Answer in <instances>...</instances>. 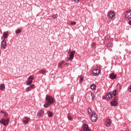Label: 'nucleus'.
<instances>
[{
    "label": "nucleus",
    "instance_id": "nucleus-20",
    "mask_svg": "<svg viewBox=\"0 0 131 131\" xmlns=\"http://www.w3.org/2000/svg\"><path fill=\"white\" fill-rule=\"evenodd\" d=\"M5 84H2L0 86V90H5Z\"/></svg>",
    "mask_w": 131,
    "mask_h": 131
},
{
    "label": "nucleus",
    "instance_id": "nucleus-25",
    "mask_svg": "<svg viewBox=\"0 0 131 131\" xmlns=\"http://www.w3.org/2000/svg\"><path fill=\"white\" fill-rule=\"evenodd\" d=\"M68 119H69V120H71L72 119L71 115H70V114H68Z\"/></svg>",
    "mask_w": 131,
    "mask_h": 131
},
{
    "label": "nucleus",
    "instance_id": "nucleus-42",
    "mask_svg": "<svg viewBox=\"0 0 131 131\" xmlns=\"http://www.w3.org/2000/svg\"><path fill=\"white\" fill-rule=\"evenodd\" d=\"M128 91H129V92H130V93H131V86H130V88L128 89Z\"/></svg>",
    "mask_w": 131,
    "mask_h": 131
},
{
    "label": "nucleus",
    "instance_id": "nucleus-11",
    "mask_svg": "<svg viewBox=\"0 0 131 131\" xmlns=\"http://www.w3.org/2000/svg\"><path fill=\"white\" fill-rule=\"evenodd\" d=\"M8 35H9V32L8 31L4 32L3 34V37H2V39H3V38H7Z\"/></svg>",
    "mask_w": 131,
    "mask_h": 131
},
{
    "label": "nucleus",
    "instance_id": "nucleus-36",
    "mask_svg": "<svg viewBox=\"0 0 131 131\" xmlns=\"http://www.w3.org/2000/svg\"><path fill=\"white\" fill-rule=\"evenodd\" d=\"M72 25H75L76 24V22L73 21L71 23Z\"/></svg>",
    "mask_w": 131,
    "mask_h": 131
},
{
    "label": "nucleus",
    "instance_id": "nucleus-34",
    "mask_svg": "<svg viewBox=\"0 0 131 131\" xmlns=\"http://www.w3.org/2000/svg\"><path fill=\"white\" fill-rule=\"evenodd\" d=\"M23 122L25 125H26L27 123H28V121H26V120L23 121Z\"/></svg>",
    "mask_w": 131,
    "mask_h": 131
},
{
    "label": "nucleus",
    "instance_id": "nucleus-38",
    "mask_svg": "<svg viewBox=\"0 0 131 131\" xmlns=\"http://www.w3.org/2000/svg\"><path fill=\"white\" fill-rule=\"evenodd\" d=\"M117 100H118V98L115 97L113 101H117Z\"/></svg>",
    "mask_w": 131,
    "mask_h": 131
},
{
    "label": "nucleus",
    "instance_id": "nucleus-32",
    "mask_svg": "<svg viewBox=\"0 0 131 131\" xmlns=\"http://www.w3.org/2000/svg\"><path fill=\"white\" fill-rule=\"evenodd\" d=\"M57 18H58V15H54L53 16V19H57Z\"/></svg>",
    "mask_w": 131,
    "mask_h": 131
},
{
    "label": "nucleus",
    "instance_id": "nucleus-44",
    "mask_svg": "<svg viewBox=\"0 0 131 131\" xmlns=\"http://www.w3.org/2000/svg\"><path fill=\"white\" fill-rule=\"evenodd\" d=\"M75 3H78L79 2V0H74Z\"/></svg>",
    "mask_w": 131,
    "mask_h": 131
},
{
    "label": "nucleus",
    "instance_id": "nucleus-18",
    "mask_svg": "<svg viewBox=\"0 0 131 131\" xmlns=\"http://www.w3.org/2000/svg\"><path fill=\"white\" fill-rule=\"evenodd\" d=\"M63 63H64V61L59 62V63H58V67L59 68H61V66H62V65L63 64Z\"/></svg>",
    "mask_w": 131,
    "mask_h": 131
},
{
    "label": "nucleus",
    "instance_id": "nucleus-31",
    "mask_svg": "<svg viewBox=\"0 0 131 131\" xmlns=\"http://www.w3.org/2000/svg\"><path fill=\"white\" fill-rule=\"evenodd\" d=\"M112 95L113 96H114V97H115V96H116V91H114L112 93Z\"/></svg>",
    "mask_w": 131,
    "mask_h": 131
},
{
    "label": "nucleus",
    "instance_id": "nucleus-24",
    "mask_svg": "<svg viewBox=\"0 0 131 131\" xmlns=\"http://www.w3.org/2000/svg\"><path fill=\"white\" fill-rule=\"evenodd\" d=\"M92 48L93 49H96V43H92L91 45Z\"/></svg>",
    "mask_w": 131,
    "mask_h": 131
},
{
    "label": "nucleus",
    "instance_id": "nucleus-30",
    "mask_svg": "<svg viewBox=\"0 0 131 131\" xmlns=\"http://www.w3.org/2000/svg\"><path fill=\"white\" fill-rule=\"evenodd\" d=\"M88 112L89 114H91V113H92V109H91V108H89L88 110Z\"/></svg>",
    "mask_w": 131,
    "mask_h": 131
},
{
    "label": "nucleus",
    "instance_id": "nucleus-39",
    "mask_svg": "<svg viewBox=\"0 0 131 131\" xmlns=\"http://www.w3.org/2000/svg\"><path fill=\"white\" fill-rule=\"evenodd\" d=\"M30 88V89H33V88H34V84L31 85Z\"/></svg>",
    "mask_w": 131,
    "mask_h": 131
},
{
    "label": "nucleus",
    "instance_id": "nucleus-19",
    "mask_svg": "<svg viewBox=\"0 0 131 131\" xmlns=\"http://www.w3.org/2000/svg\"><path fill=\"white\" fill-rule=\"evenodd\" d=\"M91 89L93 91H95V90H96V85L95 84L92 85L91 86Z\"/></svg>",
    "mask_w": 131,
    "mask_h": 131
},
{
    "label": "nucleus",
    "instance_id": "nucleus-2",
    "mask_svg": "<svg viewBox=\"0 0 131 131\" xmlns=\"http://www.w3.org/2000/svg\"><path fill=\"white\" fill-rule=\"evenodd\" d=\"M75 53V51H73L71 52L70 55H69V57H68L66 61L67 62H68V61H72L73 60V58L74 57V54Z\"/></svg>",
    "mask_w": 131,
    "mask_h": 131
},
{
    "label": "nucleus",
    "instance_id": "nucleus-12",
    "mask_svg": "<svg viewBox=\"0 0 131 131\" xmlns=\"http://www.w3.org/2000/svg\"><path fill=\"white\" fill-rule=\"evenodd\" d=\"M112 123V122H111V119H108L106 121V126L107 127H109L110 125H111V124Z\"/></svg>",
    "mask_w": 131,
    "mask_h": 131
},
{
    "label": "nucleus",
    "instance_id": "nucleus-10",
    "mask_svg": "<svg viewBox=\"0 0 131 131\" xmlns=\"http://www.w3.org/2000/svg\"><path fill=\"white\" fill-rule=\"evenodd\" d=\"M116 77H117V76L114 74V73H111L109 75V78H110V79H115Z\"/></svg>",
    "mask_w": 131,
    "mask_h": 131
},
{
    "label": "nucleus",
    "instance_id": "nucleus-3",
    "mask_svg": "<svg viewBox=\"0 0 131 131\" xmlns=\"http://www.w3.org/2000/svg\"><path fill=\"white\" fill-rule=\"evenodd\" d=\"M9 122H10V119H4V118H2L0 120V123H2L5 126H7L8 124H9Z\"/></svg>",
    "mask_w": 131,
    "mask_h": 131
},
{
    "label": "nucleus",
    "instance_id": "nucleus-26",
    "mask_svg": "<svg viewBox=\"0 0 131 131\" xmlns=\"http://www.w3.org/2000/svg\"><path fill=\"white\" fill-rule=\"evenodd\" d=\"M49 105H51V104H49V103L47 102L44 104V107H45V108H48V107H49Z\"/></svg>",
    "mask_w": 131,
    "mask_h": 131
},
{
    "label": "nucleus",
    "instance_id": "nucleus-15",
    "mask_svg": "<svg viewBox=\"0 0 131 131\" xmlns=\"http://www.w3.org/2000/svg\"><path fill=\"white\" fill-rule=\"evenodd\" d=\"M1 114H2V115H3V116H4L5 117H8V114L6 112H5L4 111H2L1 112Z\"/></svg>",
    "mask_w": 131,
    "mask_h": 131
},
{
    "label": "nucleus",
    "instance_id": "nucleus-5",
    "mask_svg": "<svg viewBox=\"0 0 131 131\" xmlns=\"http://www.w3.org/2000/svg\"><path fill=\"white\" fill-rule=\"evenodd\" d=\"M108 17L110 18V19H113L114 17H115V12L113 11H111L110 12H108L107 13Z\"/></svg>",
    "mask_w": 131,
    "mask_h": 131
},
{
    "label": "nucleus",
    "instance_id": "nucleus-21",
    "mask_svg": "<svg viewBox=\"0 0 131 131\" xmlns=\"http://www.w3.org/2000/svg\"><path fill=\"white\" fill-rule=\"evenodd\" d=\"M91 95L92 97V101H94V100H95V95L94 94V93H91Z\"/></svg>",
    "mask_w": 131,
    "mask_h": 131
},
{
    "label": "nucleus",
    "instance_id": "nucleus-8",
    "mask_svg": "<svg viewBox=\"0 0 131 131\" xmlns=\"http://www.w3.org/2000/svg\"><path fill=\"white\" fill-rule=\"evenodd\" d=\"M125 18L126 19H128V20H129V19H131V10L126 12Z\"/></svg>",
    "mask_w": 131,
    "mask_h": 131
},
{
    "label": "nucleus",
    "instance_id": "nucleus-23",
    "mask_svg": "<svg viewBox=\"0 0 131 131\" xmlns=\"http://www.w3.org/2000/svg\"><path fill=\"white\" fill-rule=\"evenodd\" d=\"M32 83V80H29L27 83V85H30Z\"/></svg>",
    "mask_w": 131,
    "mask_h": 131
},
{
    "label": "nucleus",
    "instance_id": "nucleus-22",
    "mask_svg": "<svg viewBox=\"0 0 131 131\" xmlns=\"http://www.w3.org/2000/svg\"><path fill=\"white\" fill-rule=\"evenodd\" d=\"M40 73H41V74H46V71L43 70H40Z\"/></svg>",
    "mask_w": 131,
    "mask_h": 131
},
{
    "label": "nucleus",
    "instance_id": "nucleus-27",
    "mask_svg": "<svg viewBox=\"0 0 131 131\" xmlns=\"http://www.w3.org/2000/svg\"><path fill=\"white\" fill-rule=\"evenodd\" d=\"M15 32L17 34H19V33H20V32H21V30L20 29H17L15 31Z\"/></svg>",
    "mask_w": 131,
    "mask_h": 131
},
{
    "label": "nucleus",
    "instance_id": "nucleus-4",
    "mask_svg": "<svg viewBox=\"0 0 131 131\" xmlns=\"http://www.w3.org/2000/svg\"><path fill=\"white\" fill-rule=\"evenodd\" d=\"M91 120L92 122H96V121H97L98 120V116H97V114H96V113H93L92 114Z\"/></svg>",
    "mask_w": 131,
    "mask_h": 131
},
{
    "label": "nucleus",
    "instance_id": "nucleus-17",
    "mask_svg": "<svg viewBox=\"0 0 131 131\" xmlns=\"http://www.w3.org/2000/svg\"><path fill=\"white\" fill-rule=\"evenodd\" d=\"M42 114H43V111L42 110H40L38 112L39 116H42Z\"/></svg>",
    "mask_w": 131,
    "mask_h": 131
},
{
    "label": "nucleus",
    "instance_id": "nucleus-29",
    "mask_svg": "<svg viewBox=\"0 0 131 131\" xmlns=\"http://www.w3.org/2000/svg\"><path fill=\"white\" fill-rule=\"evenodd\" d=\"M112 46H113V45L112 43H109L107 45V48H111V47H112Z\"/></svg>",
    "mask_w": 131,
    "mask_h": 131
},
{
    "label": "nucleus",
    "instance_id": "nucleus-28",
    "mask_svg": "<svg viewBox=\"0 0 131 131\" xmlns=\"http://www.w3.org/2000/svg\"><path fill=\"white\" fill-rule=\"evenodd\" d=\"M28 79L29 80V79H32V80H33V79H34V77L33 76H30Z\"/></svg>",
    "mask_w": 131,
    "mask_h": 131
},
{
    "label": "nucleus",
    "instance_id": "nucleus-37",
    "mask_svg": "<svg viewBox=\"0 0 131 131\" xmlns=\"http://www.w3.org/2000/svg\"><path fill=\"white\" fill-rule=\"evenodd\" d=\"M83 81V78L81 77L80 79V82H82Z\"/></svg>",
    "mask_w": 131,
    "mask_h": 131
},
{
    "label": "nucleus",
    "instance_id": "nucleus-33",
    "mask_svg": "<svg viewBox=\"0 0 131 131\" xmlns=\"http://www.w3.org/2000/svg\"><path fill=\"white\" fill-rule=\"evenodd\" d=\"M117 86H119V88H120V90H121L122 86L120 84H119V83H118L117 84Z\"/></svg>",
    "mask_w": 131,
    "mask_h": 131
},
{
    "label": "nucleus",
    "instance_id": "nucleus-41",
    "mask_svg": "<svg viewBox=\"0 0 131 131\" xmlns=\"http://www.w3.org/2000/svg\"><path fill=\"white\" fill-rule=\"evenodd\" d=\"M70 53H71V50H69L68 51V54H70Z\"/></svg>",
    "mask_w": 131,
    "mask_h": 131
},
{
    "label": "nucleus",
    "instance_id": "nucleus-9",
    "mask_svg": "<svg viewBox=\"0 0 131 131\" xmlns=\"http://www.w3.org/2000/svg\"><path fill=\"white\" fill-rule=\"evenodd\" d=\"M82 129L84 131H90V129H89V125L86 124H83Z\"/></svg>",
    "mask_w": 131,
    "mask_h": 131
},
{
    "label": "nucleus",
    "instance_id": "nucleus-40",
    "mask_svg": "<svg viewBox=\"0 0 131 131\" xmlns=\"http://www.w3.org/2000/svg\"><path fill=\"white\" fill-rule=\"evenodd\" d=\"M25 121H28V123L29 122V118H26V119Z\"/></svg>",
    "mask_w": 131,
    "mask_h": 131
},
{
    "label": "nucleus",
    "instance_id": "nucleus-45",
    "mask_svg": "<svg viewBox=\"0 0 131 131\" xmlns=\"http://www.w3.org/2000/svg\"><path fill=\"white\" fill-rule=\"evenodd\" d=\"M128 24H129V25L131 26V20L130 21H129Z\"/></svg>",
    "mask_w": 131,
    "mask_h": 131
},
{
    "label": "nucleus",
    "instance_id": "nucleus-14",
    "mask_svg": "<svg viewBox=\"0 0 131 131\" xmlns=\"http://www.w3.org/2000/svg\"><path fill=\"white\" fill-rule=\"evenodd\" d=\"M111 104L112 105V106H117L118 102L117 101L113 100L112 101H111Z\"/></svg>",
    "mask_w": 131,
    "mask_h": 131
},
{
    "label": "nucleus",
    "instance_id": "nucleus-16",
    "mask_svg": "<svg viewBox=\"0 0 131 131\" xmlns=\"http://www.w3.org/2000/svg\"><path fill=\"white\" fill-rule=\"evenodd\" d=\"M47 113L49 117H53V113L51 112V111L47 112Z\"/></svg>",
    "mask_w": 131,
    "mask_h": 131
},
{
    "label": "nucleus",
    "instance_id": "nucleus-1",
    "mask_svg": "<svg viewBox=\"0 0 131 131\" xmlns=\"http://www.w3.org/2000/svg\"><path fill=\"white\" fill-rule=\"evenodd\" d=\"M46 100L49 105H52L54 104V101H55V98L53 96L50 95H47L46 97Z\"/></svg>",
    "mask_w": 131,
    "mask_h": 131
},
{
    "label": "nucleus",
    "instance_id": "nucleus-7",
    "mask_svg": "<svg viewBox=\"0 0 131 131\" xmlns=\"http://www.w3.org/2000/svg\"><path fill=\"white\" fill-rule=\"evenodd\" d=\"M1 46L3 49H6L7 48V41L6 39H4L1 42Z\"/></svg>",
    "mask_w": 131,
    "mask_h": 131
},
{
    "label": "nucleus",
    "instance_id": "nucleus-46",
    "mask_svg": "<svg viewBox=\"0 0 131 131\" xmlns=\"http://www.w3.org/2000/svg\"><path fill=\"white\" fill-rule=\"evenodd\" d=\"M126 131H128V129H127L126 130Z\"/></svg>",
    "mask_w": 131,
    "mask_h": 131
},
{
    "label": "nucleus",
    "instance_id": "nucleus-35",
    "mask_svg": "<svg viewBox=\"0 0 131 131\" xmlns=\"http://www.w3.org/2000/svg\"><path fill=\"white\" fill-rule=\"evenodd\" d=\"M30 87H28L27 89H26V91L27 92H29L30 91Z\"/></svg>",
    "mask_w": 131,
    "mask_h": 131
},
{
    "label": "nucleus",
    "instance_id": "nucleus-13",
    "mask_svg": "<svg viewBox=\"0 0 131 131\" xmlns=\"http://www.w3.org/2000/svg\"><path fill=\"white\" fill-rule=\"evenodd\" d=\"M113 97L112 92H110L108 94H106V98L108 99V100H110V99H112V97Z\"/></svg>",
    "mask_w": 131,
    "mask_h": 131
},
{
    "label": "nucleus",
    "instance_id": "nucleus-43",
    "mask_svg": "<svg viewBox=\"0 0 131 131\" xmlns=\"http://www.w3.org/2000/svg\"><path fill=\"white\" fill-rule=\"evenodd\" d=\"M71 98L72 100H73V99L74 98L73 95H72V96H71Z\"/></svg>",
    "mask_w": 131,
    "mask_h": 131
},
{
    "label": "nucleus",
    "instance_id": "nucleus-6",
    "mask_svg": "<svg viewBox=\"0 0 131 131\" xmlns=\"http://www.w3.org/2000/svg\"><path fill=\"white\" fill-rule=\"evenodd\" d=\"M100 72H101V70L100 69L94 70L93 71L94 76H98L100 74Z\"/></svg>",
    "mask_w": 131,
    "mask_h": 131
}]
</instances>
